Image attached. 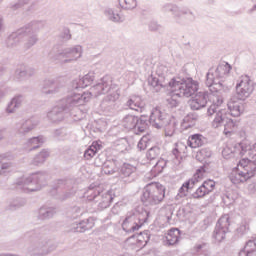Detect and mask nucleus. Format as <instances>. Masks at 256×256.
Returning a JSON list of instances; mask_svg holds the SVG:
<instances>
[{"mask_svg":"<svg viewBox=\"0 0 256 256\" xmlns=\"http://www.w3.org/2000/svg\"><path fill=\"white\" fill-rule=\"evenodd\" d=\"M122 125L124 129L134 131L136 135L145 133L149 129V125H152L155 129H164L168 135H173L175 133L176 123L171 117H165L159 108H154L150 116L141 115L139 117L131 114L126 115L122 120Z\"/></svg>","mask_w":256,"mask_h":256,"instance_id":"obj_1","label":"nucleus"},{"mask_svg":"<svg viewBox=\"0 0 256 256\" xmlns=\"http://www.w3.org/2000/svg\"><path fill=\"white\" fill-rule=\"evenodd\" d=\"M170 97L167 98V103L171 109L179 107L177 97H193L199 91V82L192 77L174 76L168 82Z\"/></svg>","mask_w":256,"mask_h":256,"instance_id":"obj_2","label":"nucleus"},{"mask_svg":"<svg viewBox=\"0 0 256 256\" xmlns=\"http://www.w3.org/2000/svg\"><path fill=\"white\" fill-rule=\"evenodd\" d=\"M113 91L106 95L99 105V109L103 115H111L117 109V101L121 97V90L117 85H113V78L110 75H105L97 82V95H105L109 91Z\"/></svg>","mask_w":256,"mask_h":256,"instance_id":"obj_3","label":"nucleus"},{"mask_svg":"<svg viewBox=\"0 0 256 256\" xmlns=\"http://www.w3.org/2000/svg\"><path fill=\"white\" fill-rule=\"evenodd\" d=\"M228 67L218 66L215 71L213 68L209 69L206 74V86L212 93H218V95H223V93H229V86L223 84V78L225 75L231 73V65L227 63Z\"/></svg>","mask_w":256,"mask_h":256,"instance_id":"obj_4","label":"nucleus"},{"mask_svg":"<svg viewBox=\"0 0 256 256\" xmlns=\"http://www.w3.org/2000/svg\"><path fill=\"white\" fill-rule=\"evenodd\" d=\"M167 188L159 182H150L142 190L140 200L144 207H155L165 201Z\"/></svg>","mask_w":256,"mask_h":256,"instance_id":"obj_5","label":"nucleus"},{"mask_svg":"<svg viewBox=\"0 0 256 256\" xmlns=\"http://www.w3.org/2000/svg\"><path fill=\"white\" fill-rule=\"evenodd\" d=\"M228 111L226 109L218 110L213 120V127L217 128L221 127V125H224L225 129H227V127L230 129L235 127V120L229 118L228 115H231V117H241V114L243 113V105L238 103L228 104Z\"/></svg>","mask_w":256,"mask_h":256,"instance_id":"obj_6","label":"nucleus"},{"mask_svg":"<svg viewBox=\"0 0 256 256\" xmlns=\"http://www.w3.org/2000/svg\"><path fill=\"white\" fill-rule=\"evenodd\" d=\"M205 173H207V169L205 168V166H201L200 168H198L192 178L186 180L179 188L178 196L187 197V193H189L191 189L195 188V185H197V183H199V181L203 179V175H205Z\"/></svg>","mask_w":256,"mask_h":256,"instance_id":"obj_7","label":"nucleus"},{"mask_svg":"<svg viewBox=\"0 0 256 256\" xmlns=\"http://www.w3.org/2000/svg\"><path fill=\"white\" fill-rule=\"evenodd\" d=\"M99 163L97 167H100L101 174L103 175H113V173H117L118 167H120V163L118 159H107V153L101 152L98 154Z\"/></svg>","mask_w":256,"mask_h":256,"instance_id":"obj_8","label":"nucleus"},{"mask_svg":"<svg viewBox=\"0 0 256 256\" xmlns=\"http://www.w3.org/2000/svg\"><path fill=\"white\" fill-rule=\"evenodd\" d=\"M247 151H251V142L249 140H242L238 143H235L232 148L226 146L222 150V155L226 159H229V157H233V155H240V157H243V155H245Z\"/></svg>","mask_w":256,"mask_h":256,"instance_id":"obj_9","label":"nucleus"},{"mask_svg":"<svg viewBox=\"0 0 256 256\" xmlns=\"http://www.w3.org/2000/svg\"><path fill=\"white\" fill-rule=\"evenodd\" d=\"M229 216H222L216 223L214 232H213V239L221 243L229 233V227L231 223L229 222Z\"/></svg>","mask_w":256,"mask_h":256,"instance_id":"obj_10","label":"nucleus"},{"mask_svg":"<svg viewBox=\"0 0 256 256\" xmlns=\"http://www.w3.org/2000/svg\"><path fill=\"white\" fill-rule=\"evenodd\" d=\"M103 184L97 185V197H98V211H103V209H107V207H111V203H113V199H115V194L113 190H107L103 193Z\"/></svg>","mask_w":256,"mask_h":256,"instance_id":"obj_11","label":"nucleus"},{"mask_svg":"<svg viewBox=\"0 0 256 256\" xmlns=\"http://www.w3.org/2000/svg\"><path fill=\"white\" fill-rule=\"evenodd\" d=\"M196 94L189 100V106L192 111H201V109H205L207 107V103L209 101V92L208 91H200L195 92Z\"/></svg>","mask_w":256,"mask_h":256,"instance_id":"obj_12","label":"nucleus"},{"mask_svg":"<svg viewBox=\"0 0 256 256\" xmlns=\"http://www.w3.org/2000/svg\"><path fill=\"white\" fill-rule=\"evenodd\" d=\"M164 13H172V15L176 18H181V15H189L190 21H195V14L193 11L189 10V8H179L174 4H165L162 8Z\"/></svg>","mask_w":256,"mask_h":256,"instance_id":"obj_13","label":"nucleus"},{"mask_svg":"<svg viewBox=\"0 0 256 256\" xmlns=\"http://www.w3.org/2000/svg\"><path fill=\"white\" fill-rule=\"evenodd\" d=\"M141 225L137 222V218L134 216L133 212H128L125 219L122 222V229L125 233H135L139 231Z\"/></svg>","mask_w":256,"mask_h":256,"instance_id":"obj_14","label":"nucleus"},{"mask_svg":"<svg viewBox=\"0 0 256 256\" xmlns=\"http://www.w3.org/2000/svg\"><path fill=\"white\" fill-rule=\"evenodd\" d=\"M125 107L131 109L132 111H137V113H143L145 105L143 104V98L140 95H131L129 96Z\"/></svg>","mask_w":256,"mask_h":256,"instance_id":"obj_15","label":"nucleus"},{"mask_svg":"<svg viewBox=\"0 0 256 256\" xmlns=\"http://www.w3.org/2000/svg\"><path fill=\"white\" fill-rule=\"evenodd\" d=\"M136 237V246L139 247L140 249H144V247H147V244L149 241H151V231L150 230H144L143 232L132 234L129 238L130 239H135Z\"/></svg>","mask_w":256,"mask_h":256,"instance_id":"obj_16","label":"nucleus"},{"mask_svg":"<svg viewBox=\"0 0 256 256\" xmlns=\"http://www.w3.org/2000/svg\"><path fill=\"white\" fill-rule=\"evenodd\" d=\"M256 175V166H253L251 170H238L236 176H232V183H245V181H249L252 177Z\"/></svg>","mask_w":256,"mask_h":256,"instance_id":"obj_17","label":"nucleus"},{"mask_svg":"<svg viewBox=\"0 0 256 256\" xmlns=\"http://www.w3.org/2000/svg\"><path fill=\"white\" fill-rule=\"evenodd\" d=\"M118 161L120 166H118L117 173H119L120 177H131L133 173L137 172V167L129 163H125L121 160H118Z\"/></svg>","mask_w":256,"mask_h":256,"instance_id":"obj_18","label":"nucleus"},{"mask_svg":"<svg viewBox=\"0 0 256 256\" xmlns=\"http://www.w3.org/2000/svg\"><path fill=\"white\" fill-rule=\"evenodd\" d=\"M205 139L200 133L192 134L187 139V147L191 149H197L199 147H203L205 145Z\"/></svg>","mask_w":256,"mask_h":256,"instance_id":"obj_19","label":"nucleus"},{"mask_svg":"<svg viewBox=\"0 0 256 256\" xmlns=\"http://www.w3.org/2000/svg\"><path fill=\"white\" fill-rule=\"evenodd\" d=\"M179 239H181V230L179 228H171L166 236V245L169 247L177 245Z\"/></svg>","mask_w":256,"mask_h":256,"instance_id":"obj_20","label":"nucleus"},{"mask_svg":"<svg viewBox=\"0 0 256 256\" xmlns=\"http://www.w3.org/2000/svg\"><path fill=\"white\" fill-rule=\"evenodd\" d=\"M132 213L134 214V217L136 218L137 223L140 225V228L142 225L147 223V221H149V217H151V212L144 208L135 210Z\"/></svg>","mask_w":256,"mask_h":256,"instance_id":"obj_21","label":"nucleus"},{"mask_svg":"<svg viewBox=\"0 0 256 256\" xmlns=\"http://www.w3.org/2000/svg\"><path fill=\"white\" fill-rule=\"evenodd\" d=\"M176 145L178 148H174L172 150V155L174 156V159L178 165H181V161H183V158L185 157V151H187V145H185L183 142H179Z\"/></svg>","mask_w":256,"mask_h":256,"instance_id":"obj_22","label":"nucleus"},{"mask_svg":"<svg viewBox=\"0 0 256 256\" xmlns=\"http://www.w3.org/2000/svg\"><path fill=\"white\" fill-rule=\"evenodd\" d=\"M249 233V223L247 221L242 222L235 230L234 237L235 239H241Z\"/></svg>","mask_w":256,"mask_h":256,"instance_id":"obj_23","label":"nucleus"},{"mask_svg":"<svg viewBox=\"0 0 256 256\" xmlns=\"http://www.w3.org/2000/svg\"><path fill=\"white\" fill-rule=\"evenodd\" d=\"M148 85L150 87H153L156 93H159L161 89H163V84H161V81L159 80V78L153 75H150L148 77Z\"/></svg>","mask_w":256,"mask_h":256,"instance_id":"obj_24","label":"nucleus"},{"mask_svg":"<svg viewBox=\"0 0 256 256\" xmlns=\"http://www.w3.org/2000/svg\"><path fill=\"white\" fill-rule=\"evenodd\" d=\"M115 150L118 151V153L125 154L131 151V146L127 140H120L116 143Z\"/></svg>","mask_w":256,"mask_h":256,"instance_id":"obj_25","label":"nucleus"},{"mask_svg":"<svg viewBox=\"0 0 256 256\" xmlns=\"http://www.w3.org/2000/svg\"><path fill=\"white\" fill-rule=\"evenodd\" d=\"M238 167H241L244 171H251L253 173V167H256V163H253L249 158H242L238 162Z\"/></svg>","mask_w":256,"mask_h":256,"instance_id":"obj_26","label":"nucleus"},{"mask_svg":"<svg viewBox=\"0 0 256 256\" xmlns=\"http://www.w3.org/2000/svg\"><path fill=\"white\" fill-rule=\"evenodd\" d=\"M159 155H161V148L159 146H152L146 153V159H148V161H153L157 159Z\"/></svg>","mask_w":256,"mask_h":256,"instance_id":"obj_27","label":"nucleus"},{"mask_svg":"<svg viewBox=\"0 0 256 256\" xmlns=\"http://www.w3.org/2000/svg\"><path fill=\"white\" fill-rule=\"evenodd\" d=\"M209 195V192L205 188L203 184H201L195 192L191 194L192 199H203L204 197H207Z\"/></svg>","mask_w":256,"mask_h":256,"instance_id":"obj_28","label":"nucleus"},{"mask_svg":"<svg viewBox=\"0 0 256 256\" xmlns=\"http://www.w3.org/2000/svg\"><path fill=\"white\" fill-rule=\"evenodd\" d=\"M221 105H223L222 98H217V101L214 102L212 105H210L207 109L208 117H213V115H215V113H219V111H217V109H219V107H221Z\"/></svg>","mask_w":256,"mask_h":256,"instance_id":"obj_29","label":"nucleus"},{"mask_svg":"<svg viewBox=\"0 0 256 256\" xmlns=\"http://www.w3.org/2000/svg\"><path fill=\"white\" fill-rule=\"evenodd\" d=\"M167 163H169L168 160L160 158L153 167L154 173H156V175H161L165 167H167Z\"/></svg>","mask_w":256,"mask_h":256,"instance_id":"obj_30","label":"nucleus"},{"mask_svg":"<svg viewBox=\"0 0 256 256\" xmlns=\"http://www.w3.org/2000/svg\"><path fill=\"white\" fill-rule=\"evenodd\" d=\"M211 149L209 148H202L196 154L197 161L203 162L205 159H209L211 157Z\"/></svg>","mask_w":256,"mask_h":256,"instance_id":"obj_31","label":"nucleus"},{"mask_svg":"<svg viewBox=\"0 0 256 256\" xmlns=\"http://www.w3.org/2000/svg\"><path fill=\"white\" fill-rule=\"evenodd\" d=\"M121 9L131 10L137 7V0H118Z\"/></svg>","mask_w":256,"mask_h":256,"instance_id":"obj_32","label":"nucleus"},{"mask_svg":"<svg viewBox=\"0 0 256 256\" xmlns=\"http://www.w3.org/2000/svg\"><path fill=\"white\" fill-rule=\"evenodd\" d=\"M149 141H151V138H149V135H144L137 144V147L139 151H145L147 147H149Z\"/></svg>","mask_w":256,"mask_h":256,"instance_id":"obj_33","label":"nucleus"},{"mask_svg":"<svg viewBox=\"0 0 256 256\" xmlns=\"http://www.w3.org/2000/svg\"><path fill=\"white\" fill-rule=\"evenodd\" d=\"M105 15L110 21H113L114 23H119V21H121V16L119 15V13H115V11L111 9L106 10Z\"/></svg>","mask_w":256,"mask_h":256,"instance_id":"obj_34","label":"nucleus"},{"mask_svg":"<svg viewBox=\"0 0 256 256\" xmlns=\"http://www.w3.org/2000/svg\"><path fill=\"white\" fill-rule=\"evenodd\" d=\"M197 119H199V115L195 112H192L184 117V122L189 123L188 127H191L192 125H195Z\"/></svg>","mask_w":256,"mask_h":256,"instance_id":"obj_35","label":"nucleus"},{"mask_svg":"<svg viewBox=\"0 0 256 256\" xmlns=\"http://www.w3.org/2000/svg\"><path fill=\"white\" fill-rule=\"evenodd\" d=\"M202 185L206 188V191L208 192V194L213 193V191H215V180L213 179H207L205 180Z\"/></svg>","mask_w":256,"mask_h":256,"instance_id":"obj_36","label":"nucleus"},{"mask_svg":"<svg viewBox=\"0 0 256 256\" xmlns=\"http://www.w3.org/2000/svg\"><path fill=\"white\" fill-rule=\"evenodd\" d=\"M97 153V146L92 145L88 150L85 151L84 157L85 159H93Z\"/></svg>","mask_w":256,"mask_h":256,"instance_id":"obj_37","label":"nucleus"},{"mask_svg":"<svg viewBox=\"0 0 256 256\" xmlns=\"http://www.w3.org/2000/svg\"><path fill=\"white\" fill-rule=\"evenodd\" d=\"M244 248H246L252 255L256 251V243L253 241V239H250L245 242Z\"/></svg>","mask_w":256,"mask_h":256,"instance_id":"obj_38","label":"nucleus"},{"mask_svg":"<svg viewBox=\"0 0 256 256\" xmlns=\"http://www.w3.org/2000/svg\"><path fill=\"white\" fill-rule=\"evenodd\" d=\"M206 247H207V243L205 242L196 244L193 248V252L196 253L197 255H201L203 251H205Z\"/></svg>","mask_w":256,"mask_h":256,"instance_id":"obj_39","label":"nucleus"},{"mask_svg":"<svg viewBox=\"0 0 256 256\" xmlns=\"http://www.w3.org/2000/svg\"><path fill=\"white\" fill-rule=\"evenodd\" d=\"M148 27H149V31H161L162 29V26L157 23V21H151L149 24H148Z\"/></svg>","mask_w":256,"mask_h":256,"instance_id":"obj_40","label":"nucleus"},{"mask_svg":"<svg viewBox=\"0 0 256 256\" xmlns=\"http://www.w3.org/2000/svg\"><path fill=\"white\" fill-rule=\"evenodd\" d=\"M30 144L33 147V149H37L38 147H41V139L33 138L31 139Z\"/></svg>","mask_w":256,"mask_h":256,"instance_id":"obj_41","label":"nucleus"},{"mask_svg":"<svg viewBox=\"0 0 256 256\" xmlns=\"http://www.w3.org/2000/svg\"><path fill=\"white\" fill-rule=\"evenodd\" d=\"M252 254L249 252V250L243 246L240 251L238 252V256H251Z\"/></svg>","mask_w":256,"mask_h":256,"instance_id":"obj_42","label":"nucleus"},{"mask_svg":"<svg viewBox=\"0 0 256 256\" xmlns=\"http://www.w3.org/2000/svg\"><path fill=\"white\" fill-rule=\"evenodd\" d=\"M248 191L250 193H256V183H251L248 185Z\"/></svg>","mask_w":256,"mask_h":256,"instance_id":"obj_43","label":"nucleus"},{"mask_svg":"<svg viewBox=\"0 0 256 256\" xmlns=\"http://www.w3.org/2000/svg\"><path fill=\"white\" fill-rule=\"evenodd\" d=\"M239 135H240V137L243 139V141H247V133L245 132V130H241L240 132H239Z\"/></svg>","mask_w":256,"mask_h":256,"instance_id":"obj_44","label":"nucleus"},{"mask_svg":"<svg viewBox=\"0 0 256 256\" xmlns=\"http://www.w3.org/2000/svg\"><path fill=\"white\" fill-rule=\"evenodd\" d=\"M103 149V142L101 140H97V153Z\"/></svg>","mask_w":256,"mask_h":256,"instance_id":"obj_45","label":"nucleus"},{"mask_svg":"<svg viewBox=\"0 0 256 256\" xmlns=\"http://www.w3.org/2000/svg\"><path fill=\"white\" fill-rule=\"evenodd\" d=\"M253 11H256V4H254L253 7L249 10L250 13H253Z\"/></svg>","mask_w":256,"mask_h":256,"instance_id":"obj_46","label":"nucleus"},{"mask_svg":"<svg viewBox=\"0 0 256 256\" xmlns=\"http://www.w3.org/2000/svg\"><path fill=\"white\" fill-rule=\"evenodd\" d=\"M103 122V119H98V122H97V124L99 125V123H102Z\"/></svg>","mask_w":256,"mask_h":256,"instance_id":"obj_47","label":"nucleus"},{"mask_svg":"<svg viewBox=\"0 0 256 256\" xmlns=\"http://www.w3.org/2000/svg\"><path fill=\"white\" fill-rule=\"evenodd\" d=\"M167 221H171V216H167Z\"/></svg>","mask_w":256,"mask_h":256,"instance_id":"obj_48","label":"nucleus"},{"mask_svg":"<svg viewBox=\"0 0 256 256\" xmlns=\"http://www.w3.org/2000/svg\"><path fill=\"white\" fill-rule=\"evenodd\" d=\"M15 103V100H13L12 102H11V105H13Z\"/></svg>","mask_w":256,"mask_h":256,"instance_id":"obj_49","label":"nucleus"},{"mask_svg":"<svg viewBox=\"0 0 256 256\" xmlns=\"http://www.w3.org/2000/svg\"><path fill=\"white\" fill-rule=\"evenodd\" d=\"M227 199H230V196L229 195H226Z\"/></svg>","mask_w":256,"mask_h":256,"instance_id":"obj_50","label":"nucleus"},{"mask_svg":"<svg viewBox=\"0 0 256 256\" xmlns=\"http://www.w3.org/2000/svg\"><path fill=\"white\" fill-rule=\"evenodd\" d=\"M97 131H101V128H97Z\"/></svg>","mask_w":256,"mask_h":256,"instance_id":"obj_51","label":"nucleus"}]
</instances>
